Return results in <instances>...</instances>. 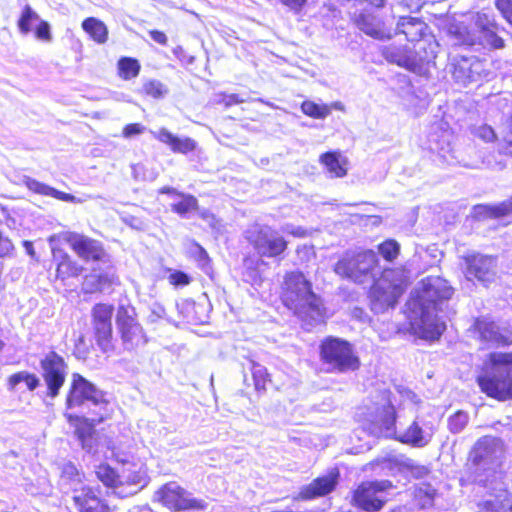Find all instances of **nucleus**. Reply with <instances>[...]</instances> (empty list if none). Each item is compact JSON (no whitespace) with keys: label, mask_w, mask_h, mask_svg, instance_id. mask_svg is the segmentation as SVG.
Instances as JSON below:
<instances>
[{"label":"nucleus","mask_w":512,"mask_h":512,"mask_svg":"<svg viewBox=\"0 0 512 512\" xmlns=\"http://www.w3.org/2000/svg\"><path fill=\"white\" fill-rule=\"evenodd\" d=\"M394 34L403 36L406 44L388 42L380 46L383 59L418 76L427 77L430 69L435 67L440 48L430 25L422 17L402 15L397 18Z\"/></svg>","instance_id":"f257e3e1"},{"label":"nucleus","mask_w":512,"mask_h":512,"mask_svg":"<svg viewBox=\"0 0 512 512\" xmlns=\"http://www.w3.org/2000/svg\"><path fill=\"white\" fill-rule=\"evenodd\" d=\"M278 297L281 304L304 323L312 324L326 317L322 298L314 291L312 281L300 270L284 273Z\"/></svg>","instance_id":"f03ea898"},{"label":"nucleus","mask_w":512,"mask_h":512,"mask_svg":"<svg viewBox=\"0 0 512 512\" xmlns=\"http://www.w3.org/2000/svg\"><path fill=\"white\" fill-rule=\"evenodd\" d=\"M476 383L488 398L499 402L512 400V352H490Z\"/></svg>","instance_id":"7ed1b4c3"},{"label":"nucleus","mask_w":512,"mask_h":512,"mask_svg":"<svg viewBox=\"0 0 512 512\" xmlns=\"http://www.w3.org/2000/svg\"><path fill=\"white\" fill-rule=\"evenodd\" d=\"M318 356L327 373L346 374L356 372L361 367L355 346L341 337H324L318 345Z\"/></svg>","instance_id":"20e7f679"},{"label":"nucleus","mask_w":512,"mask_h":512,"mask_svg":"<svg viewBox=\"0 0 512 512\" xmlns=\"http://www.w3.org/2000/svg\"><path fill=\"white\" fill-rule=\"evenodd\" d=\"M409 285L410 279L405 268H385L369 289L373 308L386 310L394 307Z\"/></svg>","instance_id":"39448f33"},{"label":"nucleus","mask_w":512,"mask_h":512,"mask_svg":"<svg viewBox=\"0 0 512 512\" xmlns=\"http://www.w3.org/2000/svg\"><path fill=\"white\" fill-rule=\"evenodd\" d=\"M379 269L377 254L371 250L347 251L334 264L333 271L341 279L364 284L374 279Z\"/></svg>","instance_id":"423d86ee"},{"label":"nucleus","mask_w":512,"mask_h":512,"mask_svg":"<svg viewBox=\"0 0 512 512\" xmlns=\"http://www.w3.org/2000/svg\"><path fill=\"white\" fill-rule=\"evenodd\" d=\"M496 449L494 438L483 436L479 438L468 452L465 462V472L468 478L480 486L486 487L489 483L488 473L494 471L496 463Z\"/></svg>","instance_id":"0eeeda50"},{"label":"nucleus","mask_w":512,"mask_h":512,"mask_svg":"<svg viewBox=\"0 0 512 512\" xmlns=\"http://www.w3.org/2000/svg\"><path fill=\"white\" fill-rule=\"evenodd\" d=\"M397 412L393 404L375 403L365 407L358 415V423L362 430L376 438H391L395 434Z\"/></svg>","instance_id":"6e6552de"},{"label":"nucleus","mask_w":512,"mask_h":512,"mask_svg":"<svg viewBox=\"0 0 512 512\" xmlns=\"http://www.w3.org/2000/svg\"><path fill=\"white\" fill-rule=\"evenodd\" d=\"M115 322L125 350L134 351L140 346L147 344V334L138 319V313L133 305H118Z\"/></svg>","instance_id":"1a4fd4ad"},{"label":"nucleus","mask_w":512,"mask_h":512,"mask_svg":"<svg viewBox=\"0 0 512 512\" xmlns=\"http://www.w3.org/2000/svg\"><path fill=\"white\" fill-rule=\"evenodd\" d=\"M91 403L99 410L108 409L109 400L106 393L98 389L95 384L78 372L71 375L69 386L65 395V408L74 409Z\"/></svg>","instance_id":"9d476101"},{"label":"nucleus","mask_w":512,"mask_h":512,"mask_svg":"<svg viewBox=\"0 0 512 512\" xmlns=\"http://www.w3.org/2000/svg\"><path fill=\"white\" fill-rule=\"evenodd\" d=\"M470 331L476 338L498 348L512 346V324L498 321L490 315H479L473 319Z\"/></svg>","instance_id":"9b49d317"},{"label":"nucleus","mask_w":512,"mask_h":512,"mask_svg":"<svg viewBox=\"0 0 512 512\" xmlns=\"http://www.w3.org/2000/svg\"><path fill=\"white\" fill-rule=\"evenodd\" d=\"M393 488L390 480L363 481L351 492L350 504L364 512H378L387 503L383 493Z\"/></svg>","instance_id":"f8f14e48"},{"label":"nucleus","mask_w":512,"mask_h":512,"mask_svg":"<svg viewBox=\"0 0 512 512\" xmlns=\"http://www.w3.org/2000/svg\"><path fill=\"white\" fill-rule=\"evenodd\" d=\"M246 240L260 257L282 258L289 242L269 226H255L248 230Z\"/></svg>","instance_id":"ddd939ff"},{"label":"nucleus","mask_w":512,"mask_h":512,"mask_svg":"<svg viewBox=\"0 0 512 512\" xmlns=\"http://www.w3.org/2000/svg\"><path fill=\"white\" fill-rule=\"evenodd\" d=\"M41 378L46 386V396L54 399L59 396L67 377L68 363L55 350H50L39 361Z\"/></svg>","instance_id":"4468645a"},{"label":"nucleus","mask_w":512,"mask_h":512,"mask_svg":"<svg viewBox=\"0 0 512 512\" xmlns=\"http://www.w3.org/2000/svg\"><path fill=\"white\" fill-rule=\"evenodd\" d=\"M158 502L171 512L199 511L206 508L201 499L191 494L174 481L163 484L156 492Z\"/></svg>","instance_id":"2eb2a0df"},{"label":"nucleus","mask_w":512,"mask_h":512,"mask_svg":"<svg viewBox=\"0 0 512 512\" xmlns=\"http://www.w3.org/2000/svg\"><path fill=\"white\" fill-rule=\"evenodd\" d=\"M62 239L85 263H100L108 258L104 244L98 239L74 231L64 232Z\"/></svg>","instance_id":"dca6fc26"},{"label":"nucleus","mask_w":512,"mask_h":512,"mask_svg":"<svg viewBox=\"0 0 512 512\" xmlns=\"http://www.w3.org/2000/svg\"><path fill=\"white\" fill-rule=\"evenodd\" d=\"M464 262L463 273L467 280L478 281L487 286L496 277V259L481 253H470L462 257Z\"/></svg>","instance_id":"f3484780"},{"label":"nucleus","mask_w":512,"mask_h":512,"mask_svg":"<svg viewBox=\"0 0 512 512\" xmlns=\"http://www.w3.org/2000/svg\"><path fill=\"white\" fill-rule=\"evenodd\" d=\"M71 501L77 512H112L113 507L103 497L99 487L83 484L73 488Z\"/></svg>","instance_id":"a211bd4d"},{"label":"nucleus","mask_w":512,"mask_h":512,"mask_svg":"<svg viewBox=\"0 0 512 512\" xmlns=\"http://www.w3.org/2000/svg\"><path fill=\"white\" fill-rule=\"evenodd\" d=\"M120 284L119 276L115 270L93 268L90 273L83 276L81 291L84 295L112 293L114 288L120 286Z\"/></svg>","instance_id":"6ab92c4d"},{"label":"nucleus","mask_w":512,"mask_h":512,"mask_svg":"<svg viewBox=\"0 0 512 512\" xmlns=\"http://www.w3.org/2000/svg\"><path fill=\"white\" fill-rule=\"evenodd\" d=\"M352 24L367 36L377 40H390L393 31L383 17L378 14L361 11L351 17Z\"/></svg>","instance_id":"aec40b11"},{"label":"nucleus","mask_w":512,"mask_h":512,"mask_svg":"<svg viewBox=\"0 0 512 512\" xmlns=\"http://www.w3.org/2000/svg\"><path fill=\"white\" fill-rule=\"evenodd\" d=\"M454 293L448 282L440 277H427L422 286L421 298L428 305L436 308L437 305L448 301Z\"/></svg>","instance_id":"412c9836"},{"label":"nucleus","mask_w":512,"mask_h":512,"mask_svg":"<svg viewBox=\"0 0 512 512\" xmlns=\"http://www.w3.org/2000/svg\"><path fill=\"white\" fill-rule=\"evenodd\" d=\"M338 478L339 471L337 469L331 470L326 475L316 477L308 485L301 488V499L313 500L332 493L336 489Z\"/></svg>","instance_id":"4be33fe9"},{"label":"nucleus","mask_w":512,"mask_h":512,"mask_svg":"<svg viewBox=\"0 0 512 512\" xmlns=\"http://www.w3.org/2000/svg\"><path fill=\"white\" fill-rule=\"evenodd\" d=\"M109 415L110 412L108 409L99 410V412L91 418L79 416L73 413H64L66 421L74 427L75 434L81 441L91 438L95 432V426L107 419Z\"/></svg>","instance_id":"5701e85b"},{"label":"nucleus","mask_w":512,"mask_h":512,"mask_svg":"<svg viewBox=\"0 0 512 512\" xmlns=\"http://www.w3.org/2000/svg\"><path fill=\"white\" fill-rule=\"evenodd\" d=\"M153 136L159 142L166 144L171 152L175 154L188 155L194 153L198 148V143L191 137H179L167 128L161 127L157 132L153 133Z\"/></svg>","instance_id":"b1692460"},{"label":"nucleus","mask_w":512,"mask_h":512,"mask_svg":"<svg viewBox=\"0 0 512 512\" xmlns=\"http://www.w3.org/2000/svg\"><path fill=\"white\" fill-rule=\"evenodd\" d=\"M477 221L502 219L512 216V196L496 204H476L472 208Z\"/></svg>","instance_id":"393cba45"},{"label":"nucleus","mask_w":512,"mask_h":512,"mask_svg":"<svg viewBox=\"0 0 512 512\" xmlns=\"http://www.w3.org/2000/svg\"><path fill=\"white\" fill-rule=\"evenodd\" d=\"M84 270L85 268L82 264L67 252H62L56 263L55 279L64 283L69 279L78 278Z\"/></svg>","instance_id":"a878e982"},{"label":"nucleus","mask_w":512,"mask_h":512,"mask_svg":"<svg viewBox=\"0 0 512 512\" xmlns=\"http://www.w3.org/2000/svg\"><path fill=\"white\" fill-rule=\"evenodd\" d=\"M319 162L335 178H343L348 174L349 161L339 150L322 153L319 157Z\"/></svg>","instance_id":"bb28decb"},{"label":"nucleus","mask_w":512,"mask_h":512,"mask_svg":"<svg viewBox=\"0 0 512 512\" xmlns=\"http://www.w3.org/2000/svg\"><path fill=\"white\" fill-rule=\"evenodd\" d=\"M178 315L182 321L190 325H200L205 322V310L201 304L193 299H182L176 305Z\"/></svg>","instance_id":"cd10ccee"},{"label":"nucleus","mask_w":512,"mask_h":512,"mask_svg":"<svg viewBox=\"0 0 512 512\" xmlns=\"http://www.w3.org/2000/svg\"><path fill=\"white\" fill-rule=\"evenodd\" d=\"M473 64V61L467 57L455 58L451 68L453 80L463 86L473 82L478 74L473 68Z\"/></svg>","instance_id":"c85d7f7f"},{"label":"nucleus","mask_w":512,"mask_h":512,"mask_svg":"<svg viewBox=\"0 0 512 512\" xmlns=\"http://www.w3.org/2000/svg\"><path fill=\"white\" fill-rule=\"evenodd\" d=\"M114 306L106 302H98L91 308L92 328H113Z\"/></svg>","instance_id":"c756f323"},{"label":"nucleus","mask_w":512,"mask_h":512,"mask_svg":"<svg viewBox=\"0 0 512 512\" xmlns=\"http://www.w3.org/2000/svg\"><path fill=\"white\" fill-rule=\"evenodd\" d=\"M82 29L97 44H105L109 38L106 24L96 17H87L81 23Z\"/></svg>","instance_id":"7c9ffc66"},{"label":"nucleus","mask_w":512,"mask_h":512,"mask_svg":"<svg viewBox=\"0 0 512 512\" xmlns=\"http://www.w3.org/2000/svg\"><path fill=\"white\" fill-rule=\"evenodd\" d=\"M445 329L446 325L444 322L437 319H429L422 315L417 333L422 339L435 341L441 337Z\"/></svg>","instance_id":"2f4dec72"},{"label":"nucleus","mask_w":512,"mask_h":512,"mask_svg":"<svg viewBox=\"0 0 512 512\" xmlns=\"http://www.w3.org/2000/svg\"><path fill=\"white\" fill-rule=\"evenodd\" d=\"M391 438L402 444L410 445L412 447H424L428 443V441L423 436L422 428L416 421L412 422L404 433L397 435L395 432L394 436Z\"/></svg>","instance_id":"473e14b6"},{"label":"nucleus","mask_w":512,"mask_h":512,"mask_svg":"<svg viewBox=\"0 0 512 512\" xmlns=\"http://www.w3.org/2000/svg\"><path fill=\"white\" fill-rule=\"evenodd\" d=\"M339 103L318 104L311 100H305L301 103V111L304 115L313 119H324L332 111V109H340Z\"/></svg>","instance_id":"72a5a7b5"},{"label":"nucleus","mask_w":512,"mask_h":512,"mask_svg":"<svg viewBox=\"0 0 512 512\" xmlns=\"http://www.w3.org/2000/svg\"><path fill=\"white\" fill-rule=\"evenodd\" d=\"M96 478L107 488L116 489L122 485L120 475L112 466L101 463L95 468Z\"/></svg>","instance_id":"f704fd0d"},{"label":"nucleus","mask_w":512,"mask_h":512,"mask_svg":"<svg viewBox=\"0 0 512 512\" xmlns=\"http://www.w3.org/2000/svg\"><path fill=\"white\" fill-rule=\"evenodd\" d=\"M24 382L29 391H34L40 386V378L29 371H18L7 378L8 389L13 391L18 384Z\"/></svg>","instance_id":"c9c22d12"},{"label":"nucleus","mask_w":512,"mask_h":512,"mask_svg":"<svg viewBox=\"0 0 512 512\" xmlns=\"http://www.w3.org/2000/svg\"><path fill=\"white\" fill-rule=\"evenodd\" d=\"M141 70V65L136 58L123 56L117 61V75L124 81L136 78Z\"/></svg>","instance_id":"e433bc0d"},{"label":"nucleus","mask_w":512,"mask_h":512,"mask_svg":"<svg viewBox=\"0 0 512 512\" xmlns=\"http://www.w3.org/2000/svg\"><path fill=\"white\" fill-rule=\"evenodd\" d=\"M93 339L104 354L111 353L115 350V339L113 328H92Z\"/></svg>","instance_id":"4c0bfd02"},{"label":"nucleus","mask_w":512,"mask_h":512,"mask_svg":"<svg viewBox=\"0 0 512 512\" xmlns=\"http://www.w3.org/2000/svg\"><path fill=\"white\" fill-rule=\"evenodd\" d=\"M180 200L171 205V210L180 217H187L190 213L198 210L199 203L192 194H179Z\"/></svg>","instance_id":"58836bf2"},{"label":"nucleus","mask_w":512,"mask_h":512,"mask_svg":"<svg viewBox=\"0 0 512 512\" xmlns=\"http://www.w3.org/2000/svg\"><path fill=\"white\" fill-rule=\"evenodd\" d=\"M251 374L255 389L258 392L266 391L267 386L271 383V376L267 369L259 363L252 361Z\"/></svg>","instance_id":"ea45409f"},{"label":"nucleus","mask_w":512,"mask_h":512,"mask_svg":"<svg viewBox=\"0 0 512 512\" xmlns=\"http://www.w3.org/2000/svg\"><path fill=\"white\" fill-rule=\"evenodd\" d=\"M400 244L392 238L386 239L379 243L377 250L386 262L395 261L400 254Z\"/></svg>","instance_id":"a19ab883"},{"label":"nucleus","mask_w":512,"mask_h":512,"mask_svg":"<svg viewBox=\"0 0 512 512\" xmlns=\"http://www.w3.org/2000/svg\"><path fill=\"white\" fill-rule=\"evenodd\" d=\"M93 350V344L86 338L84 334H80L73 344L72 353L78 360H86Z\"/></svg>","instance_id":"79ce46f5"},{"label":"nucleus","mask_w":512,"mask_h":512,"mask_svg":"<svg viewBox=\"0 0 512 512\" xmlns=\"http://www.w3.org/2000/svg\"><path fill=\"white\" fill-rule=\"evenodd\" d=\"M38 19V14L29 5H25L17 22L19 31L28 34L32 30L31 23Z\"/></svg>","instance_id":"37998d69"},{"label":"nucleus","mask_w":512,"mask_h":512,"mask_svg":"<svg viewBox=\"0 0 512 512\" xmlns=\"http://www.w3.org/2000/svg\"><path fill=\"white\" fill-rule=\"evenodd\" d=\"M166 91L165 86L154 79L146 81L142 86V94L153 99L162 98Z\"/></svg>","instance_id":"c03bdc74"},{"label":"nucleus","mask_w":512,"mask_h":512,"mask_svg":"<svg viewBox=\"0 0 512 512\" xmlns=\"http://www.w3.org/2000/svg\"><path fill=\"white\" fill-rule=\"evenodd\" d=\"M468 414L464 411H457L448 419V429L452 433H459L468 423Z\"/></svg>","instance_id":"a18cd8bd"},{"label":"nucleus","mask_w":512,"mask_h":512,"mask_svg":"<svg viewBox=\"0 0 512 512\" xmlns=\"http://www.w3.org/2000/svg\"><path fill=\"white\" fill-rule=\"evenodd\" d=\"M245 102V99L238 93L221 92L218 94L216 103L223 108H229Z\"/></svg>","instance_id":"49530a36"},{"label":"nucleus","mask_w":512,"mask_h":512,"mask_svg":"<svg viewBox=\"0 0 512 512\" xmlns=\"http://www.w3.org/2000/svg\"><path fill=\"white\" fill-rule=\"evenodd\" d=\"M167 279L169 284L176 288L188 286L192 281L191 277L181 270H171Z\"/></svg>","instance_id":"de8ad7c7"},{"label":"nucleus","mask_w":512,"mask_h":512,"mask_svg":"<svg viewBox=\"0 0 512 512\" xmlns=\"http://www.w3.org/2000/svg\"><path fill=\"white\" fill-rule=\"evenodd\" d=\"M495 7L502 17L509 23H512V0H494Z\"/></svg>","instance_id":"09e8293b"},{"label":"nucleus","mask_w":512,"mask_h":512,"mask_svg":"<svg viewBox=\"0 0 512 512\" xmlns=\"http://www.w3.org/2000/svg\"><path fill=\"white\" fill-rule=\"evenodd\" d=\"M476 512H506L502 501L486 500L478 503Z\"/></svg>","instance_id":"8fccbe9b"},{"label":"nucleus","mask_w":512,"mask_h":512,"mask_svg":"<svg viewBox=\"0 0 512 512\" xmlns=\"http://www.w3.org/2000/svg\"><path fill=\"white\" fill-rule=\"evenodd\" d=\"M279 2L294 14H301L308 5V0H279Z\"/></svg>","instance_id":"3c124183"},{"label":"nucleus","mask_w":512,"mask_h":512,"mask_svg":"<svg viewBox=\"0 0 512 512\" xmlns=\"http://www.w3.org/2000/svg\"><path fill=\"white\" fill-rule=\"evenodd\" d=\"M34 35L39 40L46 42L50 41L52 36L49 23L45 20H40L37 27L35 28Z\"/></svg>","instance_id":"603ef678"},{"label":"nucleus","mask_w":512,"mask_h":512,"mask_svg":"<svg viewBox=\"0 0 512 512\" xmlns=\"http://www.w3.org/2000/svg\"><path fill=\"white\" fill-rule=\"evenodd\" d=\"M475 135L485 142H493L497 135L493 128L487 124H483L476 129Z\"/></svg>","instance_id":"864d4df0"},{"label":"nucleus","mask_w":512,"mask_h":512,"mask_svg":"<svg viewBox=\"0 0 512 512\" xmlns=\"http://www.w3.org/2000/svg\"><path fill=\"white\" fill-rule=\"evenodd\" d=\"M144 130L145 127L140 123H129L123 127L122 136L125 138H130L134 135L142 134Z\"/></svg>","instance_id":"5fc2aeb1"},{"label":"nucleus","mask_w":512,"mask_h":512,"mask_svg":"<svg viewBox=\"0 0 512 512\" xmlns=\"http://www.w3.org/2000/svg\"><path fill=\"white\" fill-rule=\"evenodd\" d=\"M28 187L30 190L34 191L35 193H38L40 195L44 196H51L53 187H50L44 183H41L36 180H32L28 183Z\"/></svg>","instance_id":"6e6d98bb"},{"label":"nucleus","mask_w":512,"mask_h":512,"mask_svg":"<svg viewBox=\"0 0 512 512\" xmlns=\"http://www.w3.org/2000/svg\"><path fill=\"white\" fill-rule=\"evenodd\" d=\"M14 250L13 243L0 232V258L6 257Z\"/></svg>","instance_id":"4d7b16f0"},{"label":"nucleus","mask_w":512,"mask_h":512,"mask_svg":"<svg viewBox=\"0 0 512 512\" xmlns=\"http://www.w3.org/2000/svg\"><path fill=\"white\" fill-rule=\"evenodd\" d=\"M501 154L512 157V115L510 118V129L509 134L504 138Z\"/></svg>","instance_id":"13d9d810"},{"label":"nucleus","mask_w":512,"mask_h":512,"mask_svg":"<svg viewBox=\"0 0 512 512\" xmlns=\"http://www.w3.org/2000/svg\"><path fill=\"white\" fill-rule=\"evenodd\" d=\"M51 197H53L57 200L70 202V203L79 202V200L74 195H72L70 193L63 192V191H59L55 188H53V190H52Z\"/></svg>","instance_id":"bf43d9fd"},{"label":"nucleus","mask_w":512,"mask_h":512,"mask_svg":"<svg viewBox=\"0 0 512 512\" xmlns=\"http://www.w3.org/2000/svg\"><path fill=\"white\" fill-rule=\"evenodd\" d=\"M149 35L153 41L162 46H166L168 44V37L163 31L152 29L149 31Z\"/></svg>","instance_id":"052dcab7"},{"label":"nucleus","mask_w":512,"mask_h":512,"mask_svg":"<svg viewBox=\"0 0 512 512\" xmlns=\"http://www.w3.org/2000/svg\"><path fill=\"white\" fill-rule=\"evenodd\" d=\"M62 477H65L67 479L79 478L80 473L73 464L69 463L63 467Z\"/></svg>","instance_id":"680f3d73"},{"label":"nucleus","mask_w":512,"mask_h":512,"mask_svg":"<svg viewBox=\"0 0 512 512\" xmlns=\"http://www.w3.org/2000/svg\"><path fill=\"white\" fill-rule=\"evenodd\" d=\"M487 40L489 45L495 49H502L505 46L504 40L494 32L488 34Z\"/></svg>","instance_id":"e2e57ef3"},{"label":"nucleus","mask_w":512,"mask_h":512,"mask_svg":"<svg viewBox=\"0 0 512 512\" xmlns=\"http://www.w3.org/2000/svg\"><path fill=\"white\" fill-rule=\"evenodd\" d=\"M198 249V260L203 261L204 263H210L211 259L207 253V251L199 244H197Z\"/></svg>","instance_id":"0e129e2a"},{"label":"nucleus","mask_w":512,"mask_h":512,"mask_svg":"<svg viewBox=\"0 0 512 512\" xmlns=\"http://www.w3.org/2000/svg\"><path fill=\"white\" fill-rule=\"evenodd\" d=\"M392 462H394V460L392 458H378V459L371 461L370 466L371 467L380 466V465H384V464H390Z\"/></svg>","instance_id":"69168bd1"},{"label":"nucleus","mask_w":512,"mask_h":512,"mask_svg":"<svg viewBox=\"0 0 512 512\" xmlns=\"http://www.w3.org/2000/svg\"><path fill=\"white\" fill-rule=\"evenodd\" d=\"M160 193H164V194H169V195H177L179 196V194L181 192H178L176 191L174 188L172 187H163L160 189Z\"/></svg>","instance_id":"338daca9"},{"label":"nucleus","mask_w":512,"mask_h":512,"mask_svg":"<svg viewBox=\"0 0 512 512\" xmlns=\"http://www.w3.org/2000/svg\"><path fill=\"white\" fill-rule=\"evenodd\" d=\"M506 512H512V500L510 501V504L508 508L506 509Z\"/></svg>","instance_id":"774afa93"}]
</instances>
